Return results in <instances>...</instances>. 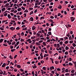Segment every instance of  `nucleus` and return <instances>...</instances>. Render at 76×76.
<instances>
[{"mask_svg": "<svg viewBox=\"0 0 76 76\" xmlns=\"http://www.w3.org/2000/svg\"><path fill=\"white\" fill-rule=\"evenodd\" d=\"M65 75L66 76H69V73H66L65 74Z\"/></svg>", "mask_w": 76, "mask_h": 76, "instance_id": "c756f323", "label": "nucleus"}, {"mask_svg": "<svg viewBox=\"0 0 76 76\" xmlns=\"http://www.w3.org/2000/svg\"><path fill=\"white\" fill-rule=\"evenodd\" d=\"M37 9H36L34 11V13H36L37 12Z\"/></svg>", "mask_w": 76, "mask_h": 76, "instance_id": "338daca9", "label": "nucleus"}, {"mask_svg": "<svg viewBox=\"0 0 76 76\" xmlns=\"http://www.w3.org/2000/svg\"><path fill=\"white\" fill-rule=\"evenodd\" d=\"M45 18L43 17H41L40 18V20H42V19H45Z\"/></svg>", "mask_w": 76, "mask_h": 76, "instance_id": "603ef678", "label": "nucleus"}, {"mask_svg": "<svg viewBox=\"0 0 76 76\" xmlns=\"http://www.w3.org/2000/svg\"><path fill=\"white\" fill-rule=\"evenodd\" d=\"M9 58H10V59H13V58L12 57V56L11 55L10 56Z\"/></svg>", "mask_w": 76, "mask_h": 76, "instance_id": "6ab92c4d", "label": "nucleus"}, {"mask_svg": "<svg viewBox=\"0 0 76 76\" xmlns=\"http://www.w3.org/2000/svg\"><path fill=\"white\" fill-rule=\"evenodd\" d=\"M64 49V48H63V49H62V52L63 53H64V52H65V50Z\"/></svg>", "mask_w": 76, "mask_h": 76, "instance_id": "c03bdc74", "label": "nucleus"}, {"mask_svg": "<svg viewBox=\"0 0 76 76\" xmlns=\"http://www.w3.org/2000/svg\"><path fill=\"white\" fill-rule=\"evenodd\" d=\"M2 41H3V39H0V43H1L2 42Z\"/></svg>", "mask_w": 76, "mask_h": 76, "instance_id": "f3484780", "label": "nucleus"}, {"mask_svg": "<svg viewBox=\"0 0 76 76\" xmlns=\"http://www.w3.org/2000/svg\"><path fill=\"white\" fill-rule=\"evenodd\" d=\"M12 9H13V10L11 11V12H14V11H15V8H12Z\"/></svg>", "mask_w": 76, "mask_h": 76, "instance_id": "dca6fc26", "label": "nucleus"}, {"mask_svg": "<svg viewBox=\"0 0 76 76\" xmlns=\"http://www.w3.org/2000/svg\"><path fill=\"white\" fill-rule=\"evenodd\" d=\"M49 22H53V20H52L51 19H50L49 20Z\"/></svg>", "mask_w": 76, "mask_h": 76, "instance_id": "de8ad7c7", "label": "nucleus"}, {"mask_svg": "<svg viewBox=\"0 0 76 76\" xmlns=\"http://www.w3.org/2000/svg\"><path fill=\"white\" fill-rule=\"evenodd\" d=\"M36 29V27L35 26H34L32 27V30L34 31V30H35Z\"/></svg>", "mask_w": 76, "mask_h": 76, "instance_id": "7ed1b4c3", "label": "nucleus"}, {"mask_svg": "<svg viewBox=\"0 0 76 76\" xmlns=\"http://www.w3.org/2000/svg\"><path fill=\"white\" fill-rule=\"evenodd\" d=\"M48 33L50 35H51V31L48 32Z\"/></svg>", "mask_w": 76, "mask_h": 76, "instance_id": "c9c22d12", "label": "nucleus"}, {"mask_svg": "<svg viewBox=\"0 0 76 76\" xmlns=\"http://www.w3.org/2000/svg\"><path fill=\"white\" fill-rule=\"evenodd\" d=\"M65 72H69V70L68 69H66L65 70Z\"/></svg>", "mask_w": 76, "mask_h": 76, "instance_id": "c85d7f7f", "label": "nucleus"}, {"mask_svg": "<svg viewBox=\"0 0 76 76\" xmlns=\"http://www.w3.org/2000/svg\"><path fill=\"white\" fill-rule=\"evenodd\" d=\"M20 71L21 72H23L24 70L23 69H22L21 68L20 69Z\"/></svg>", "mask_w": 76, "mask_h": 76, "instance_id": "052dcab7", "label": "nucleus"}, {"mask_svg": "<svg viewBox=\"0 0 76 76\" xmlns=\"http://www.w3.org/2000/svg\"><path fill=\"white\" fill-rule=\"evenodd\" d=\"M50 70L51 71V70H52V69H54V67L53 66H52L50 67Z\"/></svg>", "mask_w": 76, "mask_h": 76, "instance_id": "20e7f679", "label": "nucleus"}, {"mask_svg": "<svg viewBox=\"0 0 76 76\" xmlns=\"http://www.w3.org/2000/svg\"><path fill=\"white\" fill-rule=\"evenodd\" d=\"M2 74H3V72L1 70L0 72V75H2Z\"/></svg>", "mask_w": 76, "mask_h": 76, "instance_id": "a878e982", "label": "nucleus"}, {"mask_svg": "<svg viewBox=\"0 0 76 76\" xmlns=\"http://www.w3.org/2000/svg\"><path fill=\"white\" fill-rule=\"evenodd\" d=\"M60 15H61V13H58V16H60Z\"/></svg>", "mask_w": 76, "mask_h": 76, "instance_id": "774afa93", "label": "nucleus"}, {"mask_svg": "<svg viewBox=\"0 0 76 76\" xmlns=\"http://www.w3.org/2000/svg\"><path fill=\"white\" fill-rule=\"evenodd\" d=\"M0 29L2 31H4V28H3L2 27H0Z\"/></svg>", "mask_w": 76, "mask_h": 76, "instance_id": "7c9ffc66", "label": "nucleus"}, {"mask_svg": "<svg viewBox=\"0 0 76 76\" xmlns=\"http://www.w3.org/2000/svg\"><path fill=\"white\" fill-rule=\"evenodd\" d=\"M6 10V8H2L1 9V10L2 12H4V10Z\"/></svg>", "mask_w": 76, "mask_h": 76, "instance_id": "4468645a", "label": "nucleus"}, {"mask_svg": "<svg viewBox=\"0 0 76 76\" xmlns=\"http://www.w3.org/2000/svg\"><path fill=\"white\" fill-rule=\"evenodd\" d=\"M43 42V40H40L39 41V43H41V42Z\"/></svg>", "mask_w": 76, "mask_h": 76, "instance_id": "8fccbe9b", "label": "nucleus"}, {"mask_svg": "<svg viewBox=\"0 0 76 76\" xmlns=\"http://www.w3.org/2000/svg\"><path fill=\"white\" fill-rule=\"evenodd\" d=\"M48 51L49 52V53H50V54H52V51H50V50H49Z\"/></svg>", "mask_w": 76, "mask_h": 76, "instance_id": "3c124183", "label": "nucleus"}, {"mask_svg": "<svg viewBox=\"0 0 76 76\" xmlns=\"http://www.w3.org/2000/svg\"><path fill=\"white\" fill-rule=\"evenodd\" d=\"M54 45L55 47H56L58 48H59V47H60V44L59 43L54 44Z\"/></svg>", "mask_w": 76, "mask_h": 76, "instance_id": "f257e3e1", "label": "nucleus"}, {"mask_svg": "<svg viewBox=\"0 0 76 76\" xmlns=\"http://www.w3.org/2000/svg\"><path fill=\"white\" fill-rule=\"evenodd\" d=\"M69 43V41H65V44H68Z\"/></svg>", "mask_w": 76, "mask_h": 76, "instance_id": "bb28decb", "label": "nucleus"}, {"mask_svg": "<svg viewBox=\"0 0 76 76\" xmlns=\"http://www.w3.org/2000/svg\"><path fill=\"white\" fill-rule=\"evenodd\" d=\"M34 13V12L33 11H32L30 13L29 15H31L32 14H33Z\"/></svg>", "mask_w": 76, "mask_h": 76, "instance_id": "5701e85b", "label": "nucleus"}, {"mask_svg": "<svg viewBox=\"0 0 76 76\" xmlns=\"http://www.w3.org/2000/svg\"><path fill=\"white\" fill-rule=\"evenodd\" d=\"M21 9H23V10H25V7H23V6L22 7H21Z\"/></svg>", "mask_w": 76, "mask_h": 76, "instance_id": "2f4dec72", "label": "nucleus"}, {"mask_svg": "<svg viewBox=\"0 0 76 76\" xmlns=\"http://www.w3.org/2000/svg\"><path fill=\"white\" fill-rule=\"evenodd\" d=\"M20 29V28L19 27H18L16 28V30H19Z\"/></svg>", "mask_w": 76, "mask_h": 76, "instance_id": "412c9836", "label": "nucleus"}, {"mask_svg": "<svg viewBox=\"0 0 76 76\" xmlns=\"http://www.w3.org/2000/svg\"><path fill=\"white\" fill-rule=\"evenodd\" d=\"M19 37H20V33H17Z\"/></svg>", "mask_w": 76, "mask_h": 76, "instance_id": "cd10ccee", "label": "nucleus"}, {"mask_svg": "<svg viewBox=\"0 0 76 76\" xmlns=\"http://www.w3.org/2000/svg\"><path fill=\"white\" fill-rule=\"evenodd\" d=\"M17 67L18 68H21V66H20V65H17Z\"/></svg>", "mask_w": 76, "mask_h": 76, "instance_id": "1a4fd4ad", "label": "nucleus"}, {"mask_svg": "<svg viewBox=\"0 0 76 76\" xmlns=\"http://www.w3.org/2000/svg\"><path fill=\"white\" fill-rule=\"evenodd\" d=\"M62 73H64V71H65V68H62Z\"/></svg>", "mask_w": 76, "mask_h": 76, "instance_id": "39448f33", "label": "nucleus"}, {"mask_svg": "<svg viewBox=\"0 0 76 76\" xmlns=\"http://www.w3.org/2000/svg\"><path fill=\"white\" fill-rule=\"evenodd\" d=\"M66 36L68 37H70V33H68L67 34Z\"/></svg>", "mask_w": 76, "mask_h": 76, "instance_id": "b1692460", "label": "nucleus"}, {"mask_svg": "<svg viewBox=\"0 0 76 76\" xmlns=\"http://www.w3.org/2000/svg\"><path fill=\"white\" fill-rule=\"evenodd\" d=\"M49 58H48V57H47L46 58V60H48Z\"/></svg>", "mask_w": 76, "mask_h": 76, "instance_id": "69168bd1", "label": "nucleus"}, {"mask_svg": "<svg viewBox=\"0 0 76 76\" xmlns=\"http://www.w3.org/2000/svg\"><path fill=\"white\" fill-rule=\"evenodd\" d=\"M41 51L42 52V53H44L45 51L44 50H43V49H42Z\"/></svg>", "mask_w": 76, "mask_h": 76, "instance_id": "e2e57ef3", "label": "nucleus"}, {"mask_svg": "<svg viewBox=\"0 0 76 76\" xmlns=\"http://www.w3.org/2000/svg\"><path fill=\"white\" fill-rule=\"evenodd\" d=\"M70 19L72 22H73V21H74V20H75V18H73V17H71L70 18Z\"/></svg>", "mask_w": 76, "mask_h": 76, "instance_id": "f03ea898", "label": "nucleus"}, {"mask_svg": "<svg viewBox=\"0 0 76 76\" xmlns=\"http://www.w3.org/2000/svg\"><path fill=\"white\" fill-rule=\"evenodd\" d=\"M59 44L60 45H62V44H63V42H59Z\"/></svg>", "mask_w": 76, "mask_h": 76, "instance_id": "37998d69", "label": "nucleus"}, {"mask_svg": "<svg viewBox=\"0 0 76 76\" xmlns=\"http://www.w3.org/2000/svg\"><path fill=\"white\" fill-rule=\"evenodd\" d=\"M73 41L72 40H71L69 41V43L70 44H72V43H73Z\"/></svg>", "mask_w": 76, "mask_h": 76, "instance_id": "58836bf2", "label": "nucleus"}, {"mask_svg": "<svg viewBox=\"0 0 76 76\" xmlns=\"http://www.w3.org/2000/svg\"><path fill=\"white\" fill-rule=\"evenodd\" d=\"M7 17L9 19H10L11 18V16H10V14H8L7 15Z\"/></svg>", "mask_w": 76, "mask_h": 76, "instance_id": "9d476101", "label": "nucleus"}, {"mask_svg": "<svg viewBox=\"0 0 76 76\" xmlns=\"http://www.w3.org/2000/svg\"><path fill=\"white\" fill-rule=\"evenodd\" d=\"M58 61H55V63L56 64H58Z\"/></svg>", "mask_w": 76, "mask_h": 76, "instance_id": "e433bc0d", "label": "nucleus"}, {"mask_svg": "<svg viewBox=\"0 0 76 76\" xmlns=\"http://www.w3.org/2000/svg\"><path fill=\"white\" fill-rule=\"evenodd\" d=\"M50 18H51V19H54V17L53 16H51L50 17Z\"/></svg>", "mask_w": 76, "mask_h": 76, "instance_id": "a18cd8bd", "label": "nucleus"}, {"mask_svg": "<svg viewBox=\"0 0 76 76\" xmlns=\"http://www.w3.org/2000/svg\"><path fill=\"white\" fill-rule=\"evenodd\" d=\"M47 56H48V54H45L44 57H47Z\"/></svg>", "mask_w": 76, "mask_h": 76, "instance_id": "2eb2a0df", "label": "nucleus"}, {"mask_svg": "<svg viewBox=\"0 0 76 76\" xmlns=\"http://www.w3.org/2000/svg\"><path fill=\"white\" fill-rule=\"evenodd\" d=\"M72 45H73V47H76V44L74 43L72 44Z\"/></svg>", "mask_w": 76, "mask_h": 76, "instance_id": "473e14b6", "label": "nucleus"}, {"mask_svg": "<svg viewBox=\"0 0 76 76\" xmlns=\"http://www.w3.org/2000/svg\"><path fill=\"white\" fill-rule=\"evenodd\" d=\"M42 69H43V70H46V69H47V68H46V67L44 66L42 67Z\"/></svg>", "mask_w": 76, "mask_h": 76, "instance_id": "f8f14e48", "label": "nucleus"}, {"mask_svg": "<svg viewBox=\"0 0 76 76\" xmlns=\"http://www.w3.org/2000/svg\"><path fill=\"white\" fill-rule=\"evenodd\" d=\"M73 31H70V34H71V35L72 34H73Z\"/></svg>", "mask_w": 76, "mask_h": 76, "instance_id": "bf43d9fd", "label": "nucleus"}, {"mask_svg": "<svg viewBox=\"0 0 76 76\" xmlns=\"http://www.w3.org/2000/svg\"><path fill=\"white\" fill-rule=\"evenodd\" d=\"M35 36H34V37H31V39H35Z\"/></svg>", "mask_w": 76, "mask_h": 76, "instance_id": "a19ab883", "label": "nucleus"}, {"mask_svg": "<svg viewBox=\"0 0 76 76\" xmlns=\"http://www.w3.org/2000/svg\"><path fill=\"white\" fill-rule=\"evenodd\" d=\"M17 10L19 12V11H21L22 10V9L20 8H19L17 9Z\"/></svg>", "mask_w": 76, "mask_h": 76, "instance_id": "9b49d317", "label": "nucleus"}, {"mask_svg": "<svg viewBox=\"0 0 76 76\" xmlns=\"http://www.w3.org/2000/svg\"><path fill=\"white\" fill-rule=\"evenodd\" d=\"M58 9H61V6L60 5L59 7H58Z\"/></svg>", "mask_w": 76, "mask_h": 76, "instance_id": "a211bd4d", "label": "nucleus"}, {"mask_svg": "<svg viewBox=\"0 0 76 76\" xmlns=\"http://www.w3.org/2000/svg\"><path fill=\"white\" fill-rule=\"evenodd\" d=\"M32 67L33 69H36L37 68V66L36 65L35 66H32Z\"/></svg>", "mask_w": 76, "mask_h": 76, "instance_id": "ddd939ff", "label": "nucleus"}, {"mask_svg": "<svg viewBox=\"0 0 76 76\" xmlns=\"http://www.w3.org/2000/svg\"><path fill=\"white\" fill-rule=\"evenodd\" d=\"M32 75H35V73H34V71H33L32 72Z\"/></svg>", "mask_w": 76, "mask_h": 76, "instance_id": "6e6d98bb", "label": "nucleus"}, {"mask_svg": "<svg viewBox=\"0 0 76 76\" xmlns=\"http://www.w3.org/2000/svg\"><path fill=\"white\" fill-rule=\"evenodd\" d=\"M72 36H70L69 37V40H72Z\"/></svg>", "mask_w": 76, "mask_h": 76, "instance_id": "393cba45", "label": "nucleus"}, {"mask_svg": "<svg viewBox=\"0 0 76 76\" xmlns=\"http://www.w3.org/2000/svg\"><path fill=\"white\" fill-rule=\"evenodd\" d=\"M21 36H23V35H24V33H23V32H22V33H21Z\"/></svg>", "mask_w": 76, "mask_h": 76, "instance_id": "4c0bfd02", "label": "nucleus"}, {"mask_svg": "<svg viewBox=\"0 0 76 76\" xmlns=\"http://www.w3.org/2000/svg\"><path fill=\"white\" fill-rule=\"evenodd\" d=\"M41 31L42 33H45V31H44V30H42Z\"/></svg>", "mask_w": 76, "mask_h": 76, "instance_id": "680f3d73", "label": "nucleus"}, {"mask_svg": "<svg viewBox=\"0 0 76 76\" xmlns=\"http://www.w3.org/2000/svg\"><path fill=\"white\" fill-rule=\"evenodd\" d=\"M74 72H75V70H72L71 71V72L72 73H74Z\"/></svg>", "mask_w": 76, "mask_h": 76, "instance_id": "49530a36", "label": "nucleus"}, {"mask_svg": "<svg viewBox=\"0 0 76 76\" xmlns=\"http://www.w3.org/2000/svg\"><path fill=\"white\" fill-rule=\"evenodd\" d=\"M30 19L29 20H30V21H33V20H34V18L32 17H31L30 18Z\"/></svg>", "mask_w": 76, "mask_h": 76, "instance_id": "423d86ee", "label": "nucleus"}, {"mask_svg": "<svg viewBox=\"0 0 76 76\" xmlns=\"http://www.w3.org/2000/svg\"><path fill=\"white\" fill-rule=\"evenodd\" d=\"M40 56L41 57V59H42V58H43V55H40Z\"/></svg>", "mask_w": 76, "mask_h": 76, "instance_id": "5fc2aeb1", "label": "nucleus"}, {"mask_svg": "<svg viewBox=\"0 0 76 76\" xmlns=\"http://www.w3.org/2000/svg\"><path fill=\"white\" fill-rule=\"evenodd\" d=\"M37 35L38 37H39L40 36V34H38V33H37L36 34Z\"/></svg>", "mask_w": 76, "mask_h": 76, "instance_id": "864d4df0", "label": "nucleus"}, {"mask_svg": "<svg viewBox=\"0 0 76 76\" xmlns=\"http://www.w3.org/2000/svg\"><path fill=\"white\" fill-rule=\"evenodd\" d=\"M72 15H75V11H73V12H72Z\"/></svg>", "mask_w": 76, "mask_h": 76, "instance_id": "4d7b16f0", "label": "nucleus"}, {"mask_svg": "<svg viewBox=\"0 0 76 76\" xmlns=\"http://www.w3.org/2000/svg\"><path fill=\"white\" fill-rule=\"evenodd\" d=\"M57 71H60L61 70L59 68H57Z\"/></svg>", "mask_w": 76, "mask_h": 76, "instance_id": "13d9d810", "label": "nucleus"}, {"mask_svg": "<svg viewBox=\"0 0 76 76\" xmlns=\"http://www.w3.org/2000/svg\"><path fill=\"white\" fill-rule=\"evenodd\" d=\"M56 50H57L58 51H59V50H62V49H61V48H56Z\"/></svg>", "mask_w": 76, "mask_h": 76, "instance_id": "6e6552de", "label": "nucleus"}, {"mask_svg": "<svg viewBox=\"0 0 76 76\" xmlns=\"http://www.w3.org/2000/svg\"><path fill=\"white\" fill-rule=\"evenodd\" d=\"M41 73L42 75H43V73H44V70H42V69H41Z\"/></svg>", "mask_w": 76, "mask_h": 76, "instance_id": "f704fd0d", "label": "nucleus"}, {"mask_svg": "<svg viewBox=\"0 0 76 76\" xmlns=\"http://www.w3.org/2000/svg\"><path fill=\"white\" fill-rule=\"evenodd\" d=\"M15 42H13L12 43V45H14V44H15Z\"/></svg>", "mask_w": 76, "mask_h": 76, "instance_id": "79ce46f5", "label": "nucleus"}, {"mask_svg": "<svg viewBox=\"0 0 76 76\" xmlns=\"http://www.w3.org/2000/svg\"><path fill=\"white\" fill-rule=\"evenodd\" d=\"M6 63H4L3 64V65H2V67H5V66H6Z\"/></svg>", "mask_w": 76, "mask_h": 76, "instance_id": "0eeeda50", "label": "nucleus"}, {"mask_svg": "<svg viewBox=\"0 0 76 76\" xmlns=\"http://www.w3.org/2000/svg\"><path fill=\"white\" fill-rule=\"evenodd\" d=\"M15 50H16L15 49H11V51L12 52H13V51H15Z\"/></svg>", "mask_w": 76, "mask_h": 76, "instance_id": "aec40b11", "label": "nucleus"}, {"mask_svg": "<svg viewBox=\"0 0 76 76\" xmlns=\"http://www.w3.org/2000/svg\"><path fill=\"white\" fill-rule=\"evenodd\" d=\"M31 39H29L27 40H26V42H28V41H31Z\"/></svg>", "mask_w": 76, "mask_h": 76, "instance_id": "72a5a7b5", "label": "nucleus"}, {"mask_svg": "<svg viewBox=\"0 0 76 76\" xmlns=\"http://www.w3.org/2000/svg\"><path fill=\"white\" fill-rule=\"evenodd\" d=\"M60 39L61 41H64V39H63V38H60Z\"/></svg>", "mask_w": 76, "mask_h": 76, "instance_id": "09e8293b", "label": "nucleus"}, {"mask_svg": "<svg viewBox=\"0 0 76 76\" xmlns=\"http://www.w3.org/2000/svg\"><path fill=\"white\" fill-rule=\"evenodd\" d=\"M65 55H67L68 54V52L66 51L65 52Z\"/></svg>", "mask_w": 76, "mask_h": 76, "instance_id": "ea45409f", "label": "nucleus"}, {"mask_svg": "<svg viewBox=\"0 0 76 76\" xmlns=\"http://www.w3.org/2000/svg\"><path fill=\"white\" fill-rule=\"evenodd\" d=\"M9 69V66H7L6 67V69H7V70Z\"/></svg>", "mask_w": 76, "mask_h": 76, "instance_id": "0e129e2a", "label": "nucleus"}, {"mask_svg": "<svg viewBox=\"0 0 76 76\" xmlns=\"http://www.w3.org/2000/svg\"><path fill=\"white\" fill-rule=\"evenodd\" d=\"M24 12L25 13H26V12L27 13L28 12V10L26 9V10L24 11Z\"/></svg>", "mask_w": 76, "mask_h": 76, "instance_id": "4be33fe9", "label": "nucleus"}]
</instances>
